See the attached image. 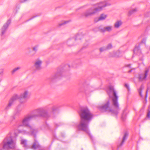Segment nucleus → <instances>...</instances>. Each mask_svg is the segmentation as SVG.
<instances>
[{
	"label": "nucleus",
	"mask_w": 150,
	"mask_h": 150,
	"mask_svg": "<svg viewBox=\"0 0 150 150\" xmlns=\"http://www.w3.org/2000/svg\"><path fill=\"white\" fill-rule=\"evenodd\" d=\"M4 71L3 69L0 70V77H2L3 75Z\"/></svg>",
	"instance_id": "nucleus-29"
},
{
	"label": "nucleus",
	"mask_w": 150,
	"mask_h": 150,
	"mask_svg": "<svg viewBox=\"0 0 150 150\" xmlns=\"http://www.w3.org/2000/svg\"><path fill=\"white\" fill-rule=\"evenodd\" d=\"M42 61L40 59H37L35 61L34 66L36 70H40L41 69V64Z\"/></svg>",
	"instance_id": "nucleus-14"
},
{
	"label": "nucleus",
	"mask_w": 150,
	"mask_h": 150,
	"mask_svg": "<svg viewBox=\"0 0 150 150\" xmlns=\"http://www.w3.org/2000/svg\"><path fill=\"white\" fill-rule=\"evenodd\" d=\"M18 95H14L10 100L8 104L5 108V109H8L14 104V102L18 99Z\"/></svg>",
	"instance_id": "nucleus-9"
},
{
	"label": "nucleus",
	"mask_w": 150,
	"mask_h": 150,
	"mask_svg": "<svg viewBox=\"0 0 150 150\" xmlns=\"http://www.w3.org/2000/svg\"><path fill=\"white\" fill-rule=\"evenodd\" d=\"M130 66V64H129V65H128V66Z\"/></svg>",
	"instance_id": "nucleus-43"
},
{
	"label": "nucleus",
	"mask_w": 150,
	"mask_h": 150,
	"mask_svg": "<svg viewBox=\"0 0 150 150\" xmlns=\"http://www.w3.org/2000/svg\"><path fill=\"white\" fill-rule=\"evenodd\" d=\"M11 23V20H8L1 28L0 30L1 32V37H2L4 35L7 29Z\"/></svg>",
	"instance_id": "nucleus-12"
},
{
	"label": "nucleus",
	"mask_w": 150,
	"mask_h": 150,
	"mask_svg": "<svg viewBox=\"0 0 150 150\" xmlns=\"http://www.w3.org/2000/svg\"><path fill=\"white\" fill-rule=\"evenodd\" d=\"M137 11V9L136 8H135L130 11H129L128 13V15L129 16H130L133 13H134Z\"/></svg>",
	"instance_id": "nucleus-25"
},
{
	"label": "nucleus",
	"mask_w": 150,
	"mask_h": 150,
	"mask_svg": "<svg viewBox=\"0 0 150 150\" xmlns=\"http://www.w3.org/2000/svg\"><path fill=\"white\" fill-rule=\"evenodd\" d=\"M20 0L21 2H25L26 1H27V0Z\"/></svg>",
	"instance_id": "nucleus-37"
},
{
	"label": "nucleus",
	"mask_w": 150,
	"mask_h": 150,
	"mask_svg": "<svg viewBox=\"0 0 150 150\" xmlns=\"http://www.w3.org/2000/svg\"><path fill=\"white\" fill-rule=\"evenodd\" d=\"M15 116L14 115H13V116H11V119H12V120H14L15 119Z\"/></svg>",
	"instance_id": "nucleus-36"
},
{
	"label": "nucleus",
	"mask_w": 150,
	"mask_h": 150,
	"mask_svg": "<svg viewBox=\"0 0 150 150\" xmlns=\"http://www.w3.org/2000/svg\"><path fill=\"white\" fill-rule=\"evenodd\" d=\"M63 71V70L58 71L54 75L52 76V79L54 80L55 79H59L62 75Z\"/></svg>",
	"instance_id": "nucleus-15"
},
{
	"label": "nucleus",
	"mask_w": 150,
	"mask_h": 150,
	"mask_svg": "<svg viewBox=\"0 0 150 150\" xmlns=\"http://www.w3.org/2000/svg\"><path fill=\"white\" fill-rule=\"evenodd\" d=\"M96 9V7L94 8H91L89 9L84 13V15L86 17H88L94 15L96 13L98 12Z\"/></svg>",
	"instance_id": "nucleus-11"
},
{
	"label": "nucleus",
	"mask_w": 150,
	"mask_h": 150,
	"mask_svg": "<svg viewBox=\"0 0 150 150\" xmlns=\"http://www.w3.org/2000/svg\"><path fill=\"white\" fill-rule=\"evenodd\" d=\"M122 23L121 21H117L114 24V27L116 28H118L122 25Z\"/></svg>",
	"instance_id": "nucleus-22"
},
{
	"label": "nucleus",
	"mask_w": 150,
	"mask_h": 150,
	"mask_svg": "<svg viewBox=\"0 0 150 150\" xmlns=\"http://www.w3.org/2000/svg\"><path fill=\"white\" fill-rule=\"evenodd\" d=\"M144 86L143 85H142L140 88L138 90V91L141 97L142 96V91L144 89Z\"/></svg>",
	"instance_id": "nucleus-24"
},
{
	"label": "nucleus",
	"mask_w": 150,
	"mask_h": 150,
	"mask_svg": "<svg viewBox=\"0 0 150 150\" xmlns=\"http://www.w3.org/2000/svg\"><path fill=\"white\" fill-rule=\"evenodd\" d=\"M75 40L74 38H72L71 39H69L68 40L67 42V45L69 46L73 45L74 44L73 42Z\"/></svg>",
	"instance_id": "nucleus-20"
},
{
	"label": "nucleus",
	"mask_w": 150,
	"mask_h": 150,
	"mask_svg": "<svg viewBox=\"0 0 150 150\" xmlns=\"http://www.w3.org/2000/svg\"><path fill=\"white\" fill-rule=\"evenodd\" d=\"M128 133L126 132H125L124 134V136L123 138V139L122 140V141L121 142V143L120 144V145L119 146V147H120L122 146L124 144L125 142V141L126 139H127L128 136Z\"/></svg>",
	"instance_id": "nucleus-18"
},
{
	"label": "nucleus",
	"mask_w": 150,
	"mask_h": 150,
	"mask_svg": "<svg viewBox=\"0 0 150 150\" xmlns=\"http://www.w3.org/2000/svg\"><path fill=\"white\" fill-rule=\"evenodd\" d=\"M30 114L33 118L40 116L47 117V112L43 108H40L33 111Z\"/></svg>",
	"instance_id": "nucleus-5"
},
{
	"label": "nucleus",
	"mask_w": 150,
	"mask_h": 150,
	"mask_svg": "<svg viewBox=\"0 0 150 150\" xmlns=\"http://www.w3.org/2000/svg\"><path fill=\"white\" fill-rule=\"evenodd\" d=\"M149 109H150V106L149 107L148 109V112L147 115V117L149 118L150 117V110H149Z\"/></svg>",
	"instance_id": "nucleus-32"
},
{
	"label": "nucleus",
	"mask_w": 150,
	"mask_h": 150,
	"mask_svg": "<svg viewBox=\"0 0 150 150\" xmlns=\"http://www.w3.org/2000/svg\"><path fill=\"white\" fill-rule=\"evenodd\" d=\"M16 141L13 140L11 137L6 138L4 140L2 144L3 148L5 149H14L16 146Z\"/></svg>",
	"instance_id": "nucleus-4"
},
{
	"label": "nucleus",
	"mask_w": 150,
	"mask_h": 150,
	"mask_svg": "<svg viewBox=\"0 0 150 150\" xmlns=\"http://www.w3.org/2000/svg\"><path fill=\"white\" fill-rule=\"evenodd\" d=\"M108 93L110 97L112 96V103L115 109L112 110L110 106V103L109 100L107 101L103 105L99 106L98 109L102 112L108 111L111 112L112 113L116 115L118 113L119 110V104L117 101L118 96L116 95V92L114 90L113 87L110 86L109 87Z\"/></svg>",
	"instance_id": "nucleus-1"
},
{
	"label": "nucleus",
	"mask_w": 150,
	"mask_h": 150,
	"mask_svg": "<svg viewBox=\"0 0 150 150\" xmlns=\"http://www.w3.org/2000/svg\"><path fill=\"white\" fill-rule=\"evenodd\" d=\"M146 39L145 38L143 39L142 40V41L141 42L142 43H145L146 41Z\"/></svg>",
	"instance_id": "nucleus-35"
},
{
	"label": "nucleus",
	"mask_w": 150,
	"mask_h": 150,
	"mask_svg": "<svg viewBox=\"0 0 150 150\" xmlns=\"http://www.w3.org/2000/svg\"><path fill=\"white\" fill-rule=\"evenodd\" d=\"M106 50V48L105 47H103L100 48V52H102Z\"/></svg>",
	"instance_id": "nucleus-30"
},
{
	"label": "nucleus",
	"mask_w": 150,
	"mask_h": 150,
	"mask_svg": "<svg viewBox=\"0 0 150 150\" xmlns=\"http://www.w3.org/2000/svg\"><path fill=\"white\" fill-rule=\"evenodd\" d=\"M52 110V112H54L57 109V107L56 106H54L51 107L50 109Z\"/></svg>",
	"instance_id": "nucleus-28"
},
{
	"label": "nucleus",
	"mask_w": 150,
	"mask_h": 150,
	"mask_svg": "<svg viewBox=\"0 0 150 150\" xmlns=\"http://www.w3.org/2000/svg\"><path fill=\"white\" fill-rule=\"evenodd\" d=\"M33 50L35 51V52H36L38 50V46H35L33 47Z\"/></svg>",
	"instance_id": "nucleus-33"
},
{
	"label": "nucleus",
	"mask_w": 150,
	"mask_h": 150,
	"mask_svg": "<svg viewBox=\"0 0 150 150\" xmlns=\"http://www.w3.org/2000/svg\"><path fill=\"white\" fill-rule=\"evenodd\" d=\"M39 146L40 145L38 144V142L35 140L33 144L31 147V148L32 149H35L39 148Z\"/></svg>",
	"instance_id": "nucleus-19"
},
{
	"label": "nucleus",
	"mask_w": 150,
	"mask_h": 150,
	"mask_svg": "<svg viewBox=\"0 0 150 150\" xmlns=\"http://www.w3.org/2000/svg\"><path fill=\"white\" fill-rule=\"evenodd\" d=\"M150 70V66L148 69H146L144 74H142L139 75L138 78L139 81H142L146 79L148 73Z\"/></svg>",
	"instance_id": "nucleus-13"
},
{
	"label": "nucleus",
	"mask_w": 150,
	"mask_h": 150,
	"mask_svg": "<svg viewBox=\"0 0 150 150\" xmlns=\"http://www.w3.org/2000/svg\"><path fill=\"white\" fill-rule=\"evenodd\" d=\"M112 57H118L119 56L117 54V53L116 52H113V54L111 55Z\"/></svg>",
	"instance_id": "nucleus-31"
},
{
	"label": "nucleus",
	"mask_w": 150,
	"mask_h": 150,
	"mask_svg": "<svg viewBox=\"0 0 150 150\" xmlns=\"http://www.w3.org/2000/svg\"><path fill=\"white\" fill-rule=\"evenodd\" d=\"M107 15L104 14H101L98 18L97 21L105 20L107 17Z\"/></svg>",
	"instance_id": "nucleus-21"
},
{
	"label": "nucleus",
	"mask_w": 150,
	"mask_h": 150,
	"mask_svg": "<svg viewBox=\"0 0 150 150\" xmlns=\"http://www.w3.org/2000/svg\"><path fill=\"white\" fill-rule=\"evenodd\" d=\"M18 99L19 102L21 103H24L25 100L28 98L29 96V91L28 90H25L23 93L18 96Z\"/></svg>",
	"instance_id": "nucleus-7"
},
{
	"label": "nucleus",
	"mask_w": 150,
	"mask_h": 150,
	"mask_svg": "<svg viewBox=\"0 0 150 150\" xmlns=\"http://www.w3.org/2000/svg\"><path fill=\"white\" fill-rule=\"evenodd\" d=\"M81 120L78 126V129L85 132L90 135L88 130V124L91 120L93 115L87 108H82L79 112Z\"/></svg>",
	"instance_id": "nucleus-2"
},
{
	"label": "nucleus",
	"mask_w": 150,
	"mask_h": 150,
	"mask_svg": "<svg viewBox=\"0 0 150 150\" xmlns=\"http://www.w3.org/2000/svg\"><path fill=\"white\" fill-rule=\"evenodd\" d=\"M27 142V140L25 139H22L21 140V144L25 149H27L28 147Z\"/></svg>",
	"instance_id": "nucleus-17"
},
{
	"label": "nucleus",
	"mask_w": 150,
	"mask_h": 150,
	"mask_svg": "<svg viewBox=\"0 0 150 150\" xmlns=\"http://www.w3.org/2000/svg\"><path fill=\"white\" fill-rule=\"evenodd\" d=\"M134 54H137L141 57L142 56V54L141 53V51L139 47H135L134 50Z\"/></svg>",
	"instance_id": "nucleus-16"
},
{
	"label": "nucleus",
	"mask_w": 150,
	"mask_h": 150,
	"mask_svg": "<svg viewBox=\"0 0 150 150\" xmlns=\"http://www.w3.org/2000/svg\"><path fill=\"white\" fill-rule=\"evenodd\" d=\"M125 114L124 113V112H123V114L122 116V117L123 119H124V115Z\"/></svg>",
	"instance_id": "nucleus-38"
},
{
	"label": "nucleus",
	"mask_w": 150,
	"mask_h": 150,
	"mask_svg": "<svg viewBox=\"0 0 150 150\" xmlns=\"http://www.w3.org/2000/svg\"><path fill=\"white\" fill-rule=\"evenodd\" d=\"M18 95H14L10 100L8 104L5 108V109H8L14 104V102L18 99Z\"/></svg>",
	"instance_id": "nucleus-10"
},
{
	"label": "nucleus",
	"mask_w": 150,
	"mask_h": 150,
	"mask_svg": "<svg viewBox=\"0 0 150 150\" xmlns=\"http://www.w3.org/2000/svg\"><path fill=\"white\" fill-rule=\"evenodd\" d=\"M70 21H64L63 22H62L61 23H59V26H60L63 25L68 23Z\"/></svg>",
	"instance_id": "nucleus-26"
},
{
	"label": "nucleus",
	"mask_w": 150,
	"mask_h": 150,
	"mask_svg": "<svg viewBox=\"0 0 150 150\" xmlns=\"http://www.w3.org/2000/svg\"><path fill=\"white\" fill-rule=\"evenodd\" d=\"M16 114H17L16 113H15V115H16Z\"/></svg>",
	"instance_id": "nucleus-44"
},
{
	"label": "nucleus",
	"mask_w": 150,
	"mask_h": 150,
	"mask_svg": "<svg viewBox=\"0 0 150 150\" xmlns=\"http://www.w3.org/2000/svg\"><path fill=\"white\" fill-rule=\"evenodd\" d=\"M132 69L130 70L129 71H128V72H129V73H130L132 72V70L133 69Z\"/></svg>",
	"instance_id": "nucleus-39"
},
{
	"label": "nucleus",
	"mask_w": 150,
	"mask_h": 150,
	"mask_svg": "<svg viewBox=\"0 0 150 150\" xmlns=\"http://www.w3.org/2000/svg\"><path fill=\"white\" fill-rule=\"evenodd\" d=\"M79 35H77V38H78L79 36Z\"/></svg>",
	"instance_id": "nucleus-42"
},
{
	"label": "nucleus",
	"mask_w": 150,
	"mask_h": 150,
	"mask_svg": "<svg viewBox=\"0 0 150 150\" xmlns=\"http://www.w3.org/2000/svg\"><path fill=\"white\" fill-rule=\"evenodd\" d=\"M147 93H148V91H146V97L147 96Z\"/></svg>",
	"instance_id": "nucleus-40"
},
{
	"label": "nucleus",
	"mask_w": 150,
	"mask_h": 150,
	"mask_svg": "<svg viewBox=\"0 0 150 150\" xmlns=\"http://www.w3.org/2000/svg\"><path fill=\"white\" fill-rule=\"evenodd\" d=\"M112 47V45L111 44H109L106 47V50L111 49Z\"/></svg>",
	"instance_id": "nucleus-27"
},
{
	"label": "nucleus",
	"mask_w": 150,
	"mask_h": 150,
	"mask_svg": "<svg viewBox=\"0 0 150 150\" xmlns=\"http://www.w3.org/2000/svg\"><path fill=\"white\" fill-rule=\"evenodd\" d=\"M125 86L127 88L128 90H129V86L128 84H125Z\"/></svg>",
	"instance_id": "nucleus-34"
},
{
	"label": "nucleus",
	"mask_w": 150,
	"mask_h": 150,
	"mask_svg": "<svg viewBox=\"0 0 150 150\" xmlns=\"http://www.w3.org/2000/svg\"><path fill=\"white\" fill-rule=\"evenodd\" d=\"M21 69V67H17L14 68L11 71L12 74H14L15 72L18 71L19 69Z\"/></svg>",
	"instance_id": "nucleus-23"
},
{
	"label": "nucleus",
	"mask_w": 150,
	"mask_h": 150,
	"mask_svg": "<svg viewBox=\"0 0 150 150\" xmlns=\"http://www.w3.org/2000/svg\"><path fill=\"white\" fill-rule=\"evenodd\" d=\"M2 80V78L0 77V83L1 81Z\"/></svg>",
	"instance_id": "nucleus-41"
},
{
	"label": "nucleus",
	"mask_w": 150,
	"mask_h": 150,
	"mask_svg": "<svg viewBox=\"0 0 150 150\" xmlns=\"http://www.w3.org/2000/svg\"><path fill=\"white\" fill-rule=\"evenodd\" d=\"M111 4V3L109 2L104 1L97 3L93 6L96 7V9L99 12L101 11L105 7L110 6Z\"/></svg>",
	"instance_id": "nucleus-6"
},
{
	"label": "nucleus",
	"mask_w": 150,
	"mask_h": 150,
	"mask_svg": "<svg viewBox=\"0 0 150 150\" xmlns=\"http://www.w3.org/2000/svg\"><path fill=\"white\" fill-rule=\"evenodd\" d=\"M33 119L31 115L28 114L25 115L21 123L18 124L17 125L18 128L21 126H25L26 128H25L21 130H16L14 134L15 136H17L16 134L17 132L23 134H31L35 136V134L38 132L37 129L34 126H31L29 124V121Z\"/></svg>",
	"instance_id": "nucleus-3"
},
{
	"label": "nucleus",
	"mask_w": 150,
	"mask_h": 150,
	"mask_svg": "<svg viewBox=\"0 0 150 150\" xmlns=\"http://www.w3.org/2000/svg\"><path fill=\"white\" fill-rule=\"evenodd\" d=\"M113 28V26L111 25H107L104 27H103L102 26H100L99 27V30L101 32L103 33L110 32L112 30Z\"/></svg>",
	"instance_id": "nucleus-8"
}]
</instances>
